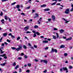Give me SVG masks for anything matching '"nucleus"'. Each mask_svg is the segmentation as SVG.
<instances>
[{
    "mask_svg": "<svg viewBox=\"0 0 73 73\" xmlns=\"http://www.w3.org/2000/svg\"><path fill=\"white\" fill-rule=\"evenodd\" d=\"M35 15H36V16H35L34 17V18H37V17H38V14L36 13H35Z\"/></svg>",
    "mask_w": 73,
    "mask_h": 73,
    "instance_id": "11",
    "label": "nucleus"
},
{
    "mask_svg": "<svg viewBox=\"0 0 73 73\" xmlns=\"http://www.w3.org/2000/svg\"><path fill=\"white\" fill-rule=\"evenodd\" d=\"M52 19H51L49 18L48 19V21L49 22H50V21Z\"/></svg>",
    "mask_w": 73,
    "mask_h": 73,
    "instance_id": "55",
    "label": "nucleus"
},
{
    "mask_svg": "<svg viewBox=\"0 0 73 73\" xmlns=\"http://www.w3.org/2000/svg\"><path fill=\"white\" fill-rule=\"evenodd\" d=\"M4 17L5 20H8V17H7V15H5Z\"/></svg>",
    "mask_w": 73,
    "mask_h": 73,
    "instance_id": "24",
    "label": "nucleus"
},
{
    "mask_svg": "<svg viewBox=\"0 0 73 73\" xmlns=\"http://www.w3.org/2000/svg\"><path fill=\"white\" fill-rule=\"evenodd\" d=\"M18 59H19V60H22V58H21V57H19L18 58Z\"/></svg>",
    "mask_w": 73,
    "mask_h": 73,
    "instance_id": "57",
    "label": "nucleus"
},
{
    "mask_svg": "<svg viewBox=\"0 0 73 73\" xmlns=\"http://www.w3.org/2000/svg\"><path fill=\"white\" fill-rule=\"evenodd\" d=\"M9 36H11L12 38H15V37L13 35H12V34L11 33H9L8 35Z\"/></svg>",
    "mask_w": 73,
    "mask_h": 73,
    "instance_id": "7",
    "label": "nucleus"
},
{
    "mask_svg": "<svg viewBox=\"0 0 73 73\" xmlns=\"http://www.w3.org/2000/svg\"><path fill=\"white\" fill-rule=\"evenodd\" d=\"M40 62H44V60H40Z\"/></svg>",
    "mask_w": 73,
    "mask_h": 73,
    "instance_id": "60",
    "label": "nucleus"
},
{
    "mask_svg": "<svg viewBox=\"0 0 73 73\" xmlns=\"http://www.w3.org/2000/svg\"><path fill=\"white\" fill-rule=\"evenodd\" d=\"M32 1V0H29L28 1V2L29 4H31V2Z\"/></svg>",
    "mask_w": 73,
    "mask_h": 73,
    "instance_id": "41",
    "label": "nucleus"
},
{
    "mask_svg": "<svg viewBox=\"0 0 73 73\" xmlns=\"http://www.w3.org/2000/svg\"><path fill=\"white\" fill-rule=\"evenodd\" d=\"M4 44H5L6 45H8V43H7V42H5L4 43Z\"/></svg>",
    "mask_w": 73,
    "mask_h": 73,
    "instance_id": "58",
    "label": "nucleus"
},
{
    "mask_svg": "<svg viewBox=\"0 0 73 73\" xmlns=\"http://www.w3.org/2000/svg\"><path fill=\"white\" fill-rule=\"evenodd\" d=\"M8 19L9 20V22H11V18H10L9 17H8Z\"/></svg>",
    "mask_w": 73,
    "mask_h": 73,
    "instance_id": "45",
    "label": "nucleus"
},
{
    "mask_svg": "<svg viewBox=\"0 0 73 73\" xmlns=\"http://www.w3.org/2000/svg\"><path fill=\"white\" fill-rule=\"evenodd\" d=\"M60 48H65V46L64 45H62L60 46Z\"/></svg>",
    "mask_w": 73,
    "mask_h": 73,
    "instance_id": "21",
    "label": "nucleus"
},
{
    "mask_svg": "<svg viewBox=\"0 0 73 73\" xmlns=\"http://www.w3.org/2000/svg\"><path fill=\"white\" fill-rule=\"evenodd\" d=\"M49 49V47H46L45 48H44L45 50H47V49Z\"/></svg>",
    "mask_w": 73,
    "mask_h": 73,
    "instance_id": "56",
    "label": "nucleus"
},
{
    "mask_svg": "<svg viewBox=\"0 0 73 73\" xmlns=\"http://www.w3.org/2000/svg\"><path fill=\"white\" fill-rule=\"evenodd\" d=\"M8 0H2V2H5V1H8Z\"/></svg>",
    "mask_w": 73,
    "mask_h": 73,
    "instance_id": "49",
    "label": "nucleus"
},
{
    "mask_svg": "<svg viewBox=\"0 0 73 73\" xmlns=\"http://www.w3.org/2000/svg\"><path fill=\"white\" fill-rule=\"evenodd\" d=\"M50 11V9L48 8L46 9H44V11Z\"/></svg>",
    "mask_w": 73,
    "mask_h": 73,
    "instance_id": "13",
    "label": "nucleus"
},
{
    "mask_svg": "<svg viewBox=\"0 0 73 73\" xmlns=\"http://www.w3.org/2000/svg\"><path fill=\"white\" fill-rule=\"evenodd\" d=\"M46 7V4H44L41 5L40 6V7L41 8H42V7Z\"/></svg>",
    "mask_w": 73,
    "mask_h": 73,
    "instance_id": "16",
    "label": "nucleus"
},
{
    "mask_svg": "<svg viewBox=\"0 0 73 73\" xmlns=\"http://www.w3.org/2000/svg\"><path fill=\"white\" fill-rule=\"evenodd\" d=\"M31 33V32L30 31H27L26 32V33L27 34H28V33Z\"/></svg>",
    "mask_w": 73,
    "mask_h": 73,
    "instance_id": "47",
    "label": "nucleus"
},
{
    "mask_svg": "<svg viewBox=\"0 0 73 73\" xmlns=\"http://www.w3.org/2000/svg\"><path fill=\"white\" fill-rule=\"evenodd\" d=\"M27 20H26L25 19L24 20V22L25 23H27Z\"/></svg>",
    "mask_w": 73,
    "mask_h": 73,
    "instance_id": "59",
    "label": "nucleus"
},
{
    "mask_svg": "<svg viewBox=\"0 0 73 73\" xmlns=\"http://www.w3.org/2000/svg\"><path fill=\"white\" fill-rule=\"evenodd\" d=\"M43 62H44V64H48V60H43Z\"/></svg>",
    "mask_w": 73,
    "mask_h": 73,
    "instance_id": "9",
    "label": "nucleus"
},
{
    "mask_svg": "<svg viewBox=\"0 0 73 73\" xmlns=\"http://www.w3.org/2000/svg\"><path fill=\"white\" fill-rule=\"evenodd\" d=\"M35 62H38V61L39 60H38V59H35Z\"/></svg>",
    "mask_w": 73,
    "mask_h": 73,
    "instance_id": "35",
    "label": "nucleus"
},
{
    "mask_svg": "<svg viewBox=\"0 0 73 73\" xmlns=\"http://www.w3.org/2000/svg\"><path fill=\"white\" fill-rule=\"evenodd\" d=\"M16 4V2H14L11 4L12 5H15Z\"/></svg>",
    "mask_w": 73,
    "mask_h": 73,
    "instance_id": "52",
    "label": "nucleus"
},
{
    "mask_svg": "<svg viewBox=\"0 0 73 73\" xmlns=\"http://www.w3.org/2000/svg\"><path fill=\"white\" fill-rule=\"evenodd\" d=\"M7 42H9V43L11 42V40H9V39H7Z\"/></svg>",
    "mask_w": 73,
    "mask_h": 73,
    "instance_id": "36",
    "label": "nucleus"
},
{
    "mask_svg": "<svg viewBox=\"0 0 73 73\" xmlns=\"http://www.w3.org/2000/svg\"><path fill=\"white\" fill-rule=\"evenodd\" d=\"M2 40H3V37H1V38L0 39V42H1V41H2Z\"/></svg>",
    "mask_w": 73,
    "mask_h": 73,
    "instance_id": "53",
    "label": "nucleus"
},
{
    "mask_svg": "<svg viewBox=\"0 0 73 73\" xmlns=\"http://www.w3.org/2000/svg\"><path fill=\"white\" fill-rule=\"evenodd\" d=\"M72 68L73 67L71 66H70L69 67V68L70 69H72Z\"/></svg>",
    "mask_w": 73,
    "mask_h": 73,
    "instance_id": "34",
    "label": "nucleus"
},
{
    "mask_svg": "<svg viewBox=\"0 0 73 73\" xmlns=\"http://www.w3.org/2000/svg\"><path fill=\"white\" fill-rule=\"evenodd\" d=\"M28 45L29 46H32V45H31V43H29Z\"/></svg>",
    "mask_w": 73,
    "mask_h": 73,
    "instance_id": "64",
    "label": "nucleus"
},
{
    "mask_svg": "<svg viewBox=\"0 0 73 73\" xmlns=\"http://www.w3.org/2000/svg\"><path fill=\"white\" fill-rule=\"evenodd\" d=\"M20 38H21L20 37H19L17 38V40L18 41L19 40H20Z\"/></svg>",
    "mask_w": 73,
    "mask_h": 73,
    "instance_id": "38",
    "label": "nucleus"
},
{
    "mask_svg": "<svg viewBox=\"0 0 73 73\" xmlns=\"http://www.w3.org/2000/svg\"><path fill=\"white\" fill-rule=\"evenodd\" d=\"M4 58H5V59H7V57L6 56H3Z\"/></svg>",
    "mask_w": 73,
    "mask_h": 73,
    "instance_id": "50",
    "label": "nucleus"
},
{
    "mask_svg": "<svg viewBox=\"0 0 73 73\" xmlns=\"http://www.w3.org/2000/svg\"><path fill=\"white\" fill-rule=\"evenodd\" d=\"M55 52V53L57 52V49H54L53 48H52L51 49V51L50 52V53H53L54 52Z\"/></svg>",
    "mask_w": 73,
    "mask_h": 73,
    "instance_id": "1",
    "label": "nucleus"
},
{
    "mask_svg": "<svg viewBox=\"0 0 73 73\" xmlns=\"http://www.w3.org/2000/svg\"><path fill=\"white\" fill-rule=\"evenodd\" d=\"M56 4V2H55L54 3H52L51 4V5H55V4Z\"/></svg>",
    "mask_w": 73,
    "mask_h": 73,
    "instance_id": "29",
    "label": "nucleus"
},
{
    "mask_svg": "<svg viewBox=\"0 0 73 73\" xmlns=\"http://www.w3.org/2000/svg\"><path fill=\"white\" fill-rule=\"evenodd\" d=\"M16 62H14L12 64L13 66H16Z\"/></svg>",
    "mask_w": 73,
    "mask_h": 73,
    "instance_id": "26",
    "label": "nucleus"
},
{
    "mask_svg": "<svg viewBox=\"0 0 73 73\" xmlns=\"http://www.w3.org/2000/svg\"><path fill=\"white\" fill-rule=\"evenodd\" d=\"M33 37H36V33H35L34 34V35L33 36Z\"/></svg>",
    "mask_w": 73,
    "mask_h": 73,
    "instance_id": "42",
    "label": "nucleus"
},
{
    "mask_svg": "<svg viewBox=\"0 0 73 73\" xmlns=\"http://www.w3.org/2000/svg\"><path fill=\"white\" fill-rule=\"evenodd\" d=\"M3 36H5H5H7V33H3Z\"/></svg>",
    "mask_w": 73,
    "mask_h": 73,
    "instance_id": "20",
    "label": "nucleus"
},
{
    "mask_svg": "<svg viewBox=\"0 0 73 73\" xmlns=\"http://www.w3.org/2000/svg\"><path fill=\"white\" fill-rule=\"evenodd\" d=\"M62 20H64V21H68V20H67V19H65V18H63L62 19Z\"/></svg>",
    "mask_w": 73,
    "mask_h": 73,
    "instance_id": "44",
    "label": "nucleus"
},
{
    "mask_svg": "<svg viewBox=\"0 0 73 73\" xmlns=\"http://www.w3.org/2000/svg\"><path fill=\"white\" fill-rule=\"evenodd\" d=\"M24 58L25 59H27V58H28V57H27V56L26 55L24 56Z\"/></svg>",
    "mask_w": 73,
    "mask_h": 73,
    "instance_id": "37",
    "label": "nucleus"
},
{
    "mask_svg": "<svg viewBox=\"0 0 73 73\" xmlns=\"http://www.w3.org/2000/svg\"><path fill=\"white\" fill-rule=\"evenodd\" d=\"M43 72L45 73H46V72H47V70H45L44 71H43Z\"/></svg>",
    "mask_w": 73,
    "mask_h": 73,
    "instance_id": "54",
    "label": "nucleus"
},
{
    "mask_svg": "<svg viewBox=\"0 0 73 73\" xmlns=\"http://www.w3.org/2000/svg\"><path fill=\"white\" fill-rule=\"evenodd\" d=\"M19 72H22V70H21V69L19 68Z\"/></svg>",
    "mask_w": 73,
    "mask_h": 73,
    "instance_id": "62",
    "label": "nucleus"
},
{
    "mask_svg": "<svg viewBox=\"0 0 73 73\" xmlns=\"http://www.w3.org/2000/svg\"><path fill=\"white\" fill-rule=\"evenodd\" d=\"M70 11L71 12H72V11H73V8H72L70 10Z\"/></svg>",
    "mask_w": 73,
    "mask_h": 73,
    "instance_id": "63",
    "label": "nucleus"
},
{
    "mask_svg": "<svg viewBox=\"0 0 73 73\" xmlns=\"http://www.w3.org/2000/svg\"><path fill=\"white\" fill-rule=\"evenodd\" d=\"M55 33V34H56V35H57V37L56 38H58V37H59V35H58V33Z\"/></svg>",
    "mask_w": 73,
    "mask_h": 73,
    "instance_id": "22",
    "label": "nucleus"
},
{
    "mask_svg": "<svg viewBox=\"0 0 73 73\" xmlns=\"http://www.w3.org/2000/svg\"><path fill=\"white\" fill-rule=\"evenodd\" d=\"M59 32L60 33H64V30L62 29H61L59 31Z\"/></svg>",
    "mask_w": 73,
    "mask_h": 73,
    "instance_id": "6",
    "label": "nucleus"
},
{
    "mask_svg": "<svg viewBox=\"0 0 73 73\" xmlns=\"http://www.w3.org/2000/svg\"><path fill=\"white\" fill-rule=\"evenodd\" d=\"M34 28L35 29H37V28H39V27H38V26H37V25H35L34 26Z\"/></svg>",
    "mask_w": 73,
    "mask_h": 73,
    "instance_id": "14",
    "label": "nucleus"
},
{
    "mask_svg": "<svg viewBox=\"0 0 73 73\" xmlns=\"http://www.w3.org/2000/svg\"><path fill=\"white\" fill-rule=\"evenodd\" d=\"M28 66L29 67H31V66H32V65L31 64V63H29L27 64Z\"/></svg>",
    "mask_w": 73,
    "mask_h": 73,
    "instance_id": "28",
    "label": "nucleus"
},
{
    "mask_svg": "<svg viewBox=\"0 0 73 73\" xmlns=\"http://www.w3.org/2000/svg\"><path fill=\"white\" fill-rule=\"evenodd\" d=\"M43 44H46L48 43V41L47 40H43L42 42Z\"/></svg>",
    "mask_w": 73,
    "mask_h": 73,
    "instance_id": "8",
    "label": "nucleus"
},
{
    "mask_svg": "<svg viewBox=\"0 0 73 73\" xmlns=\"http://www.w3.org/2000/svg\"><path fill=\"white\" fill-rule=\"evenodd\" d=\"M64 56H65L66 57V56H68V54L66 53H64Z\"/></svg>",
    "mask_w": 73,
    "mask_h": 73,
    "instance_id": "51",
    "label": "nucleus"
},
{
    "mask_svg": "<svg viewBox=\"0 0 73 73\" xmlns=\"http://www.w3.org/2000/svg\"><path fill=\"white\" fill-rule=\"evenodd\" d=\"M21 15H23L24 16H25V14L24 13H22L21 14Z\"/></svg>",
    "mask_w": 73,
    "mask_h": 73,
    "instance_id": "32",
    "label": "nucleus"
},
{
    "mask_svg": "<svg viewBox=\"0 0 73 73\" xmlns=\"http://www.w3.org/2000/svg\"><path fill=\"white\" fill-rule=\"evenodd\" d=\"M20 5H18L16 6V8H17V9H19V8H20Z\"/></svg>",
    "mask_w": 73,
    "mask_h": 73,
    "instance_id": "27",
    "label": "nucleus"
},
{
    "mask_svg": "<svg viewBox=\"0 0 73 73\" xmlns=\"http://www.w3.org/2000/svg\"><path fill=\"white\" fill-rule=\"evenodd\" d=\"M33 46L34 48H37V45H34Z\"/></svg>",
    "mask_w": 73,
    "mask_h": 73,
    "instance_id": "43",
    "label": "nucleus"
},
{
    "mask_svg": "<svg viewBox=\"0 0 73 73\" xmlns=\"http://www.w3.org/2000/svg\"><path fill=\"white\" fill-rule=\"evenodd\" d=\"M65 13L66 14H69V9H67L66 10V11L65 12Z\"/></svg>",
    "mask_w": 73,
    "mask_h": 73,
    "instance_id": "4",
    "label": "nucleus"
},
{
    "mask_svg": "<svg viewBox=\"0 0 73 73\" xmlns=\"http://www.w3.org/2000/svg\"><path fill=\"white\" fill-rule=\"evenodd\" d=\"M18 68H19V65H17V66L15 68V69H17Z\"/></svg>",
    "mask_w": 73,
    "mask_h": 73,
    "instance_id": "39",
    "label": "nucleus"
},
{
    "mask_svg": "<svg viewBox=\"0 0 73 73\" xmlns=\"http://www.w3.org/2000/svg\"><path fill=\"white\" fill-rule=\"evenodd\" d=\"M53 31H58V29H57L56 28H53Z\"/></svg>",
    "mask_w": 73,
    "mask_h": 73,
    "instance_id": "17",
    "label": "nucleus"
},
{
    "mask_svg": "<svg viewBox=\"0 0 73 73\" xmlns=\"http://www.w3.org/2000/svg\"><path fill=\"white\" fill-rule=\"evenodd\" d=\"M0 54H3V53L4 52V51H3V50H0Z\"/></svg>",
    "mask_w": 73,
    "mask_h": 73,
    "instance_id": "23",
    "label": "nucleus"
},
{
    "mask_svg": "<svg viewBox=\"0 0 73 73\" xmlns=\"http://www.w3.org/2000/svg\"><path fill=\"white\" fill-rule=\"evenodd\" d=\"M52 19L53 21H56V17L54 15H52Z\"/></svg>",
    "mask_w": 73,
    "mask_h": 73,
    "instance_id": "3",
    "label": "nucleus"
},
{
    "mask_svg": "<svg viewBox=\"0 0 73 73\" xmlns=\"http://www.w3.org/2000/svg\"><path fill=\"white\" fill-rule=\"evenodd\" d=\"M1 21L3 24H4V23H5V21H4V19H2Z\"/></svg>",
    "mask_w": 73,
    "mask_h": 73,
    "instance_id": "15",
    "label": "nucleus"
},
{
    "mask_svg": "<svg viewBox=\"0 0 73 73\" xmlns=\"http://www.w3.org/2000/svg\"><path fill=\"white\" fill-rule=\"evenodd\" d=\"M11 49H13V50H17V48H16L13 47L11 48Z\"/></svg>",
    "mask_w": 73,
    "mask_h": 73,
    "instance_id": "18",
    "label": "nucleus"
},
{
    "mask_svg": "<svg viewBox=\"0 0 73 73\" xmlns=\"http://www.w3.org/2000/svg\"><path fill=\"white\" fill-rule=\"evenodd\" d=\"M6 56V54H3V55H0V57H4V56Z\"/></svg>",
    "mask_w": 73,
    "mask_h": 73,
    "instance_id": "25",
    "label": "nucleus"
},
{
    "mask_svg": "<svg viewBox=\"0 0 73 73\" xmlns=\"http://www.w3.org/2000/svg\"><path fill=\"white\" fill-rule=\"evenodd\" d=\"M62 69L64 70H67L68 68L66 67H63Z\"/></svg>",
    "mask_w": 73,
    "mask_h": 73,
    "instance_id": "19",
    "label": "nucleus"
},
{
    "mask_svg": "<svg viewBox=\"0 0 73 73\" xmlns=\"http://www.w3.org/2000/svg\"><path fill=\"white\" fill-rule=\"evenodd\" d=\"M72 40V37L69 38H67L66 39V41H69L70 40Z\"/></svg>",
    "mask_w": 73,
    "mask_h": 73,
    "instance_id": "12",
    "label": "nucleus"
},
{
    "mask_svg": "<svg viewBox=\"0 0 73 73\" xmlns=\"http://www.w3.org/2000/svg\"><path fill=\"white\" fill-rule=\"evenodd\" d=\"M29 29V27L28 26H27L25 27L24 29L25 31H27Z\"/></svg>",
    "mask_w": 73,
    "mask_h": 73,
    "instance_id": "5",
    "label": "nucleus"
},
{
    "mask_svg": "<svg viewBox=\"0 0 73 73\" xmlns=\"http://www.w3.org/2000/svg\"><path fill=\"white\" fill-rule=\"evenodd\" d=\"M33 33H36V32H36L35 31H32Z\"/></svg>",
    "mask_w": 73,
    "mask_h": 73,
    "instance_id": "61",
    "label": "nucleus"
},
{
    "mask_svg": "<svg viewBox=\"0 0 73 73\" xmlns=\"http://www.w3.org/2000/svg\"><path fill=\"white\" fill-rule=\"evenodd\" d=\"M52 36H53V38L55 40V39H56V36L54 35H53Z\"/></svg>",
    "mask_w": 73,
    "mask_h": 73,
    "instance_id": "33",
    "label": "nucleus"
},
{
    "mask_svg": "<svg viewBox=\"0 0 73 73\" xmlns=\"http://www.w3.org/2000/svg\"><path fill=\"white\" fill-rule=\"evenodd\" d=\"M7 64V62H5L3 64H1V66H4L5 65V64Z\"/></svg>",
    "mask_w": 73,
    "mask_h": 73,
    "instance_id": "10",
    "label": "nucleus"
},
{
    "mask_svg": "<svg viewBox=\"0 0 73 73\" xmlns=\"http://www.w3.org/2000/svg\"><path fill=\"white\" fill-rule=\"evenodd\" d=\"M29 72H30L29 70H27L26 71V72H27V73H29Z\"/></svg>",
    "mask_w": 73,
    "mask_h": 73,
    "instance_id": "48",
    "label": "nucleus"
},
{
    "mask_svg": "<svg viewBox=\"0 0 73 73\" xmlns=\"http://www.w3.org/2000/svg\"><path fill=\"white\" fill-rule=\"evenodd\" d=\"M30 8H31V6H29L28 7H26L25 9H30Z\"/></svg>",
    "mask_w": 73,
    "mask_h": 73,
    "instance_id": "31",
    "label": "nucleus"
},
{
    "mask_svg": "<svg viewBox=\"0 0 73 73\" xmlns=\"http://www.w3.org/2000/svg\"><path fill=\"white\" fill-rule=\"evenodd\" d=\"M3 12H1V13H0V16H3Z\"/></svg>",
    "mask_w": 73,
    "mask_h": 73,
    "instance_id": "40",
    "label": "nucleus"
},
{
    "mask_svg": "<svg viewBox=\"0 0 73 73\" xmlns=\"http://www.w3.org/2000/svg\"><path fill=\"white\" fill-rule=\"evenodd\" d=\"M36 34H37V35H40V33L38 32H36Z\"/></svg>",
    "mask_w": 73,
    "mask_h": 73,
    "instance_id": "46",
    "label": "nucleus"
},
{
    "mask_svg": "<svg viewBox=\"0 0 73 73\" xmlns=\"http://www.w3.org/2000/svg\"><path fill=\"white\" fill-rule=\"evenodd\" d=\"M23 48H24V49H27V46H26L25 45H23Z\"/></svg>",
    "mask_w": 73,
    "mask_h": 73,
    "instance_id": "30",
    "label": "nucleus"
},
{
    "mask_svg": "<svg viewBox=\"0 0 73 73\" xmlns=\"http://www.w3.org/2000/svg\"><path fill=\"white\" fill-rule=\"evenodd\" d=\"M22 46L21 45H19V48H17V51H19L20 50H21L22 49Z\"/></svg>",
    "mask_w": 73,
    "mask_h": 73,
    "instance_id": "2",
    "label": "nucleus"
}]
</instances>
